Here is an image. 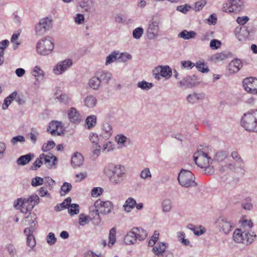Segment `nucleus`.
Returning <instances> with one entry per match:
<instances>
[{"mask_svg":"<svg viewBox=\"0 0 257 257\" xmlns=\"http://www.w3.org/2000/svg\"><path fill=\"white\" fill-rule=\"evenodd\" d=\"M54 49V43L49 39L44 38L39 40L36 46L37 52L41 55H47L51 53Z\"/></svg>","mask_w":257,"mask_h":257,"instance_id":"6","label":"nucleus"},{"mask_svg":"<svg viewBox=\"0 0 257 257\" xmlns=\"http://www.w3.org/2000/svg\"><path fill=\"white\" fill-rule=\"evenodd\" d=\"M242 230L250 231L253 226V223L250 220H244L242 221Z\"/></svg>","mask_w":257,"mask_h":257,"instance_id":"46","label":"nucleus"},{"mask_svg":"<svg viewBox=\"0 0 257 257\" xmlns=\"http://www.w3.org/2000/svg\"><path fill=\"white\" fill-rule=\"evenodd\" d=\"M167 246L164 242H160L152 248V251L157 256L162 255L165 252Z\"/></svg>","mask_w":257,"mask_h":257,"instance_id":"25","label":"nucleus"},{"mask_svg":"<svg viewBox=\"0 0 257 257\" xmlns=\"http://www.w3.org/2000/svg\"><path fill=\"white\" fill-rule=\"evenodd\" d=\"M196 36V33L194 31H188L186 30L182 31L178 35L179 38H182L184 40H189L190 39L194 38Z\"/></svg>","mask_w":257,"mask_h":257,"instance_id":"29","label":"nucleus"},{"mask_svg":"<svg viewBox=\"0 0 257 257\" xmlns=\"http://www.w3.org/2000/svg\"><path fill=\"white\" fill-rule=\"evenodd\" d=\"M119 55L118 52L113 51L110 54L107 56L106 58L105 65H108L109 64L114 62L116 60L117 56Z\"/></svg>","mask_w":257,"mask_h":257,"instance_id":"39","label":"nucleus"},{"mask_svg":"<svg viewBox=\"0 0 257 257\" xmlns=\"http://www.w3.org/2000/svg\"><path fill=\"white\" fill-rule=\"evenodd\" d=\"M44 179L40 177H36L32 179L31 185L33 187H37L42 185Z\"/></svg>","mask_w":257,"mask_h":257,"instance_id":"52","label":"nucleus"},{"mask_svg":"<svg viewBox=\"0 0 257 257\" xmlns=\"http://www.w3.org/2000/svg\"><path fill=\"white\" fill-rule=\"evenodd\" d=\"M233 239L237 243H242L245 245H248L253 242V239H244L243 230L242 229H236L233 233Z\"/></svg>","mask_w":257,"mask_h":257,"instance_id":"14","label":"nucleus"},{"mask_svg":"<svg viewBox=\"0 0 257 257\" xmlns=\"http://www.w3.org/2000/svg\"><path fill=\"white\" fill-rule=\"evenodd\" d=\"M32 74L35 77H38L39 76H44L45 75L44 72L40 68V67L38 66H36L32 72Z\"/></svg>","mask_w":257,"mask_h":257,"instance_id":"51","label":"nucleus"},{"mask_svg":"<svg viewBox=\"0 0 257 257\" xmlns=\"http://www.w3.org/2000/svg\"><path fill=\"white\" fill-rule=\"evenodd\" d=\"M118 59L121 62H126L127 60H130L132 58L131 55L124 53L119 54L117 56Z\"/></svg>","mask_w":257,"mask_h":257,"instance_id":"61","label":"nucleus"},{"mask_svg":"<svg viewBox=\"0 0 257 257\" xmlns=\"http://www.w3.org/2000/svg\"><path fill=\"white\" fill-rule=\"evenodd\" d=\"M101 146L99 143L93 144L92 146V151L94 155L97 157L100 154Z\"/></svg>","mask_w":257,"mask_h":257,"instance_id":"55","label":"nucleus"},{"mask_svg":"<svg viewBox=\"0 0 257 257\" xmlns=\"http://www.w3.org/2000/svg\"><path fill=\"white\" fill-rule=\"evenodd\" d=\"M89 86L90 88L94 90H97L99 89L101 82L98 77L95 76L91 77L89 81Z\"/></svg>","mask_w":257,"mask_h":257,"instance_id":"32","label":"nucleus"},{"mask_svg":"<svg viewBox=\"0 0 257 257\" xmlns=\"http://www.w3.org/2000/svg\"><path fill=\"white\" fill-rule=\"evenodd\" d=\"M226 156L227 155L225 152L220 151L216 154L215 159L218 162H221L225 159Z\"/></svg>","mask_w":257,"mask_h":257,"instance_id":"64","label":"nucleus"},{"mask_svg":"<svg viewBox=\"0 0 257 257\" xmlns=\"http://www.w3.org/2000/svg\"><path fill=\"white\" fill-rule=\"evenodd\" d=\"M103 131L106 133L105 138H109L112 133V127L108 123H106L103 125Z\"/></svg>","mask_w":257,"mask_h":257,"instance_id":"49","label":"nucleus"},{"mask_svg":"<svg viewBox=\"0 0 257 257\" xmlns=\"http://www.w3.org/2000/svg\"><path fill=\"white\" fill-rule=\"evenodd\" d=\"M153 74L155 78L159 80L161 76L166 79L170 78L172 74V71L169 66H158L153 70Z\"/></svg>","mask_w":257,"mask_h":257,"instance_id":"11","label":"nucleus"},{"mask_svg":"<svg viewBox=\"0 0 257 257\" xmlns=\"http://www.w3.org/2000/svg\"><path fill=\"white\" fill-rule=\"evenodd\" d=\"M103 192V189L100 187H94L91 190V196L93 197H98Z\"/></svg>","mask_w":257,"mask_h":257,"instance_id":"62","label":"nucleus"},{"mask_svg":"<svg viewBox=\"0 0 257 257\" xmlns=\"http://www.w3.org/2000/svg\"><path fill=\"white\" fill-rule=\"evenodd\" d=\"M219 232L225 234H228L233 229V223L224 216L217 217L214 223Z\"/></svg>","mask_w":257,"mask_h":257,"instance_id":"5","label":"nucleus"},{"mask_svg":"<svg viewBox=\"0 0 257 257\" xmlns=\"http://www.w3.org/2000/svg\"><path fill=\"white\" fill-rule=\"evenodd\" d=\"M108 242L107 243L106 240L103 239L101 241V244L103 247L107 245L108 247L111 248L116 241V229L114 228H112L109 230Z\"/></svg>","mask_w":257,"mask_h":257,"instance_id":"19","label":"nucleus"},{"mask_svg":"<svg viewBox=\"0 0 257 257\" xmlns=\"http://www.w3.org/2000/svg\"><path fill=\"white\" fill-rule=\"evenodd\" d=\"M33 157L34 155L32 154L22 156L17 159V164L18 165H26L32 160Z\"/></svg>","mask_w":257,"mask_h":257,"instance_id":"26","label":"nucleus"},{"mask_svg":"<svg viewBox=\"0 0 257 257\" xmlns=\"http://www.w3.org/2000/svg\"><path fill=\"white\" fill-rule=\"evenodd\" d=\"M134 232H133L131 229L125 236L124 238V242L127 245H132L135 244L137 243V240L135 237V234H134Z\"/></svg>","mask_w":257,"mask_h":257,"instance_id":"28","label":"nucleus"},{"mask_svg":"<svg viewBox=\"0 0 257 257\" xmlns=\"http://www.w3.org/2000/svg\"><path fill=\"white\" fill-rule=\"evenodd\" d=\"M127 138L123 135H118L115 137V140L118 144L121 145V147L124 146V143L126 142Z\"/></svg>","mask_w":257,"mask_h":257,"instance_id":"56","label":"nucleus"},{"mask_svg":"<svg viewBox=\"0 0 257 257\" xmlns=\"http://www.w3.org/2000/svg\"><path fill=\"white\" fill-rule=\"evenodd\" d=\"M162 210L164 212L170 211L172 208V202L170 199H165L162 204Z\"/></svg>","mask_w":257,"mask_h":257,"instance_id":"41","label":"nucleus"},{"mask_svg":"<svg viewBox=\"0 0 257 257\" xmlns=\"http://www.w3.org/2000/svg\"><path fill=\"white\" fill-rule=\"evenodd\" d=\"M96 214H106L111 212L113 208L112 203L109 201H102L100 199L97 200L94 203Z\"/></svg>","mask_w":257,"mask_h":257,"instance_id":"9","label":"nucleus"},{"mask_svg":"<svg viewBox=\"0 0 257 257\" xmlns=\"http://www.w3.org/2000/svg\"><path fill=\"white\" fill-rule=\"evenodd\" d=\"M72 186L71 184L68 182H64L61 188V195L64 196L68 194L71 190Z\"/></svg>","mask_w":257,"mask_h":257,"instance_id":"42","label":"nucleus"},{"mask_svg":"<svg viewBox=\"0 0 257 257\" xmlns=\"http://www.w3.org/2000/svg\"><path fill=\"white\" fill-rule=\"evenodd\" d=\"M25 142V138L21 135H19L16 137H13L11 140V143L13 145H16L18 144V142L21 143H23Z\"/></svg>","mask_w":257,"mask_h":257,"instance_id":"53","label":"nucleus"},{"mask_svg":"<svg viewBox=\"0 0 257 257\" xmlns=\"http://www.w3.org/2000/svg\"><path fill=\"white\" fill-rule=\"evenodd\" d=\"M40 202V198L36 194H32L28 198H19L14 202V207L20 210L24 214L32 212L34 207Z\"/></svg>","mask_w":257,"mask_h":257,"instance_id":"2","label":"nucleus"},{"mask_svg":"<svg viewBox=\"0 0 257 257\" xmlns=\"http://www.w3.org/2000/svg\"><path fill=\"white\" fill-rule=\"evenodd\" d=\"M85 124L88 129L95 126L96 124V116L94 115L88 116L85 120Z\"/></svg>","mask_w":257,"mask_h":257,"instance_id":"34","label":"nucleus"},{"mask_svg":"<svg viewBox=\"0 0 257 257\" xmlns=\"http://www.w3.org/2000/svg\"><path fill=\"white\" fill-rule=\"evenodd\" d=\"M40 158L42 160L44 159L45 165L49 168L54 166L55 165V162L57 161V158L51 153L48 155L44 154H41Z\"/></svg>","mask_w":257,"mask_h":257,"instance_id":"21","label":"nucleus"},{"mask_svg":"<svg viewBox=\"0 0 257 257\" xmlns=\"http://www.w3.org/2000/svg\"><path fill=\"white\" fill-rule=\"evenodd\" d=\"M193 158L196 164L201 168L208 167L213 161L207 154L201 151H198L195 153Z\"/></svg>","mask_w":257,"mask_h":257,"instance_id":"7","label":"nucleus"},{"mask_svg":"<svg viewBox=\"0 0 257 257\" xmlns=\"http://www.w3.org/2000/svg\"><path fill=\"white\" fill-rule=\"evenodd\" d=\"M221 42L217 39H213L210 41V47L213 50L219 48L221 46Z\"/></svg>","mask_w":257,"mask_h":257,"instance_id":"63","label":"nucleus"},{"mask_svg":"<svg viewBox=\"0 0 257 257\" xmlns=\"http://www.w3.org/2000/svg\"><path fill=\"white\" fill-rule=\"evenodd\" d=\"M231 156L232 158L236 161L237 163L238 166L236 168L237 169L243 170V162L240 157L238 155V154L236 151H233L231 153Z\"/></svg>","mask_w":257,"mask_h":257,"instance_id":"33","label":"nucleus"},{"mask_svg":"<svg viewBox=\"0 0 257 257\" xmlns=\"http://www.w3.org/2000/svg\"><path fill=\"white\" fill-rule=\"evenodd\" d=\"M181 66L182 68L191 69L195 66V64L190 61H181Z\"/></svg>","mask_w":257,"mask_h":257,"instance_id":"57","label":"nucleus"},{"mask_svg":"<svg viewBox=\"0 0 257 257\" xmlns=\"http://www.w3.org/2000/svg\"><path fill=\"white\" fill-rule=\"evenodd\" d=\"M227 58L226 55L223 53H217L213 55H212L211 57V59L212 61L214 62H217L221 61Z\"/></svg>","mask_w":257,"mask_h":257,"instance_id":"40","label":"nucleus"},{"mask_svg":"<svg viewBox=\"0 0 257 257\" xmlns=\"http://www.w3.org/2000/svg\"><path fill=\"white\" fill-rule=\"evenodd\" d=\"M205 98V94L203 93L193 92L189 94L186 97L187 102L191 104L198 103Z\"/></svg>","mask_w":257,"mask_h":257,"instance_id":"20","label":"nucleus"},{"mask_svg":"<svg viewBox=\"0 0 257 257\" xmlns=\"http://www.w3.org/2000/svg\"><path fill=\"white\" fill-rule=\"evenodd\" d=\"M132 230L133 232H134L133 233L137 240L141 241L145 239L147 237V231L142 227H133Z\"/></svg>","mask_w":257,"mask_h":257,"instance_id":"22","label":"nucleus"},{"mask_svg":"<svg viewBox=\"0 0 257 257\" xmlns=\"http://www.w3.org/2000/svg\"><path fill=\"white\" fill-rule=\"evenodd\" d=\"M144 30L142 28H137L133 31V37L136 39H139L142 36Z\"/></svg>","mask_w":257,"mask_h":257,"instance_id":"50","label":"nucleus"},{"mask_svg":"<svg viewBox=\"0 0 257 257\" xmlns=\"http://www.w3.org/2000/svg\"><path fill=\"white\" fill-rule=\"evenodd\" d=\"M67 208L68 213L71 216L76 215L79 212V206L77 204H70Z\"/></svg>","mask_w":257,"mask_h":257,"instance_id":"37","label":"nucleus"},{"mask_svg":"<svg viewBox=\"0 0 257 257\" xmlns=\"http://www.w3.org/2000/svg\"><path fill=\"white\" fill-rule=\"evenodd\" d=\"M93 4L92 0H82L80 3V6L86 12L90 11Z\"/></svg>","mask_w":257,"mask_h":257,"instance_id":"38","label":"nucleus"},{"mask_svg":"<svg viewBox=\"0 0 257 257\" xmlns=\"http://www.w3.org/2000/svg\"><path fill=\"white\" fill-rule=\"evenodd\" d=\"M72 65V61L67 59L58 62L53 68V72L55 74L59 75L66 71Z\"/></svg>","mask_w":257,"mask_h":257,"instance_id":"13","label":"nucleus"},{"mask_svg":"<svg viewBox=\"0 0 257 257\" xmlns=\"http://www.w3.org/2000/svg\"><path fill=\"white\" fill-rule=\"evenodd\" d=\"M195 76H187L179 81L178 83V86L180 88H191L195 85L193 78Z\"/></svg>","mask_w":257,"mask_h":257,"instance_id":"18","label":"nucleus"},{"mask_svg":"<svg viewBox=\"0 0 257 257\" xmlns=\"http://www.w3.org/2000/svg\"><path fill=\"white\" fill-rule=\"evenodd\" d=\"M244 233V239L246 240L247 239V238H252L253 239V242L254 241L256 235L254 232L252 231L251 230L250 231H243Z\"/></svg>","mask_w":257,"mask_h":257,"instance_id":"59","label":"nucleus"},{"mask_svg":"<svg viewBox=\"0 0 257 257\" xmlns=\"http://www.w3.org/2000/svg\"><path fill=\"white\" fill-rule=\"evenodd\" d=\"M25 219L30 225H33V226H36L37 216L35 213L30 212L28 213V215L25 217Z\"/></svg>","mask_w":257,"mask_h":257,"instance_id":"36","label":"nucleus"},{"mask_svg":"<svg viewBox=\"0 0 257 257\" xmlns=\"http://www.w3.org/2000/svg\"><path fill=\"white\" fill-rule=\"evenodd\" d=\"M97 101L96 98L92 95H88L84 100L85 105L90 108L96 106Z\"/></svg>","mask_w":257,"mask_h":257,"instance_id":"27","label":"nucleus"},{"mask_svg":"<svg viewBox=\"0 0 257 257\" xmlns=\"http://www.w3.org/2000/svg\"><path fill=\"white\" fill-rule=\"evenodd\" d=\"M70 121L74 123H79L82 120V117L79 112L74 107H71L68 111Z\"/></svg>","mask_w":257,"mask_h":257,"instance_id":"17","label":"nucleus"},{"mask_svg":"<svg viewBox=\"0 0 257 257\" xmlns=\"http://www.w3.org/2000/svg\"><path fill=\"white\" fill-rule=\"evenodd\" d=\"M136 205V200L134 198L130 197L126 200L123 207L126 212H130L131 211L132 209L134 208Z\"/></svg>","mask_w":257,"mask_h":257,"instance_id":"31","label":"nucleus"},{"mask_svg":"<svg viewBox=\"0 0 257 257\" xmlns=\"http://www.w3.org/2000/svg\"><path fill=\"white\" fill-rule=\"evenodd\" d=\"M71 202V197H67L66 198L62 203L57 205L55 207V209L56 211H61L64 208H67Z\"/></svg>","mask_w":257,"mask_h":257,"instance_id":"35","label":"nucleus"},{"mask_svg":"<svg viewBox=\"0 0 257 257\" xmlns=\"http://www.w3.org/2000/svg\"><path fill=\"white\" fill-rule=\"evenodd\" d=\"M160 23V20L154 17L149 22L147 31V37L149 39H154L158 37Z\"/></svg>","mask_w":257,"mask_h":257,"instance_id":"10","label":"nucleus"},{"mask_svg":"<svg viewBox=\"0 0 257 257\" xmlns=\"http://www.w3.org/2000/svg\"><path fill=\"white\" fill-rule=\"evenodd\" d=\"M137 86L143 90H148L153 87V84L144 80L139 82L137 83Z\"/></svg>","mask_w":257,"mask_h":257,"instance_id":"43","label":"nucleus"},{"mask_svg":"<svg viewBox=\"0 0 257 257\" xmlns=\"http://www.w3.org/2000/svg\"><path fill=\"white\" fill-rule=\"evenodd\" d=\"M95 75L100 80V82L108 83L111 79L112 75L111 73L108 71H104L103 70H98Z\"/></svg>","mask_w":257,"mask_h":257,"instance_id":"23","label":"nucleus"},{"mask_svg":"<svg viewBox=\"0 0 257 257\" xmlns=\"http://www.w3.org/2000/svg\"><path fill=\"white\" fill-rule=\"evenodd\" d=\"M63 131L62 123L58 121H52L47 128V131L50 132L52 135L60 136Z\"/></svg>","mask_w":257,"mask_h":257,"instance_id":"15","label":"nucleus"},{"mask_svg":"<svg viewBox=\"0 0 257 257\" xmlns=\"http://www.w3.org/2000/svg\"><path fill=\"white\" fill-rule=\"evenodd\" d=\"M241 125L246 131L257 133V109L245 113L241 119Z\"/></svg>","mask_w":257,"mask_h":257,"instance_id":"3","label":"nucleus"},{"mask_svg":"<svg viewBox=\"0 0 257 257\" xmlns=\"http://www.w3.org/2000/svg\"><path fill=\"white\" fill-rule=\"evenodd\" d=\"M230 5L231 9H229V11L231 12V13H237L242 9V7L240 4L239 0L230 1Z\"/></svg>","mask_w":257,"mask_h":257,"instance_id":"30","label":"nucleus"},{"mask_svg":"<svg viewBox=\"0 0 257 257\" xmlns=\"http://www.w3.org/2000/svg\"><path fill=\"white\" fill-rule=\"evenodd\" d=\"M27 244L31 249L33 248L36 245V241L34 235L28 236L27 237Z\"/></svg>","mask_w":257,"mask_h":257,"instance_id":"60","label":"nucleus"},{"mask_svg":"<svg viewBox=\"0 0 257 257\" xmlns=\"http://www.w3.org/2000/svg\"><path fill=\"white\" fill-rule=\"evenodd\" d=\"M242 83L245 91L251 94L256 93L257 78L252 77L245 78Z\"/></svg>","mask_w":257,"mask_h":257,"instance_id":"12","label":"nucleus"},{"mask_svg":"<svg viewBox=\"0 0 257 257\" xmlns=\"http://www.w3.org/2000/svg\"><path fill=\"white\" fill-rule=\"evenodd\" d=\"M195 66H196V67L198 71H201L202 73H206L209 71V68L206 66L204 62H201L200 61L197 62L196 64H195Z\"/></svg>","mask_w":257,"mask_h":257,"instance_id":"44","label":"nucleus"},{"mask_svg":"<svg viewBox=\"0 0 257 257\" xmlns=\"http://www.w3.org/2000/svg\"><path fill=\"white\" fill-rule=\"evenodd\" d=\"M195 177L193 173L187 170L182 169L178 176V180L179 184L186 188L194 187L197 186L195 182Z\"/></svg>","mask_w":257,"mask_h":257,"instance_id":"4","label":"nucleus"},{"mask_svg":"<svg viewBox=\"0 0 257 257\" xmlns=\"http://www.w3.org/2000/svg\"><path fill=\"white\" fill-rule=\"evenodd\" d=\"M47 243L50 245L54 244L57 241V238L55 236V234L53 232L49 233L48 235L46 237Z\"/></svg>","mask_w":257,"mask_h":257,"instance_id":"54","label":"nucleus"},{"mask_svg":"<svg viewBox=\"0 0 257 257\" xmlns=\"http://www.w3.org/2000/svg\"><path fill=\"white\" fill-rule=\"evenodd\" d=\"M185 233L184 232H177V237L182 244L186 246L190 245V241L188 239L185 238Z\"/></svg>","mask_w":257,"mask_h":257,"instance_id":"45","label":"nucleus"},{"mask_svg":"<svg viewBox=\"0 0 257 257\" xmlns=\"http://www.w3.org/2000/svg\"><path fill=\"white\" fill-rule=\"evenodd\" d=\"M49 190H51L55 184V181L49 177H45L44 179V183Z\"/></svg>","mask_w":257,"mask_h":257,"instance_id":"58","label":"nucleus"},{"mask_svg":"<svg viewBox=\"0 0 257 257\" xmlns=\"http://www.w3.org/2000/svg\"><path fill=\"white\" fill-rule=\"evenodd\" d=\"M126 172L124 166L120 165L113 166L109 164L104 169V173L108 176L110 182L113 185L122 183L125 178Z\"/></svg>","mask_w":257,"mask_h":257,"instance_id":"1","label":"nucleus"},{"mask_svg":"<svg viewBox=\"0 0 257 257\" xmlns=\"http://www.w3.org/2000/svg\"><path fill=\"white\" fill-rule=\"evenodd\" d=\"M83 162V157L80 153H75L71 158V164L74 168L80 167L82 165Z\"/></svg>","mask_w":257,"mask_h":257,"instance_id":"24","label":"nucleus"},{"mask_svg":"<svg viewBox=\"0 0 257 257\" xmlns=\"http://www.w3.org/2000/svg\"><path fill=\"white\" fill-rule=\"evenodd\" d=\"M242 67L240 60L236 59L232 60L228 64L227 70L229 74L237 72Z\"/></svg>","mask_w":257,"mask_h":257,"instance_id":"16","label":"nucleus"},{"mask_svg":"<svg viewBox=\"0 0 257 257\" xmlns=\"http://www.w3.org/2000/svg\"><path fill=\"white\" fill-rule=\"evenodd\" d=\"M55 146V143L54 141H48L47 143L43 144L42 150L44 152H47L53 149Z\"/></svg>","mask_w":257,"mask_h":257,"instance_id":"47","label":"nucleus"},{"mask_svg":"<svg viewBox=\"0 0 257 257\" xmlns=\"http://www.w3.org/2000/svg\"><path fill=\"white\" fill-rule=\"evenodd\" d=\"M140 177L143 179H151L152 174L150 169L146 168L143 169L140 173Z\"/></svg>","mask_w":257,"mask_h":257,"instance_id":"48","label":"nucleus"},{"mask_svg":"<svg viewBox=\"0 0 257 257\" xmlns=\"http://www.w3.org/2000/svg\"><path fill=\"white\" fill-rule=\"evenodd\" d=\"M52 27V20L48 17L41 19L35 26L36 35L41 36Z\"/></svg>","mask_w":257,"mask_h":257,"instance_id":"8","label":"nucleus"}]
</instances>
